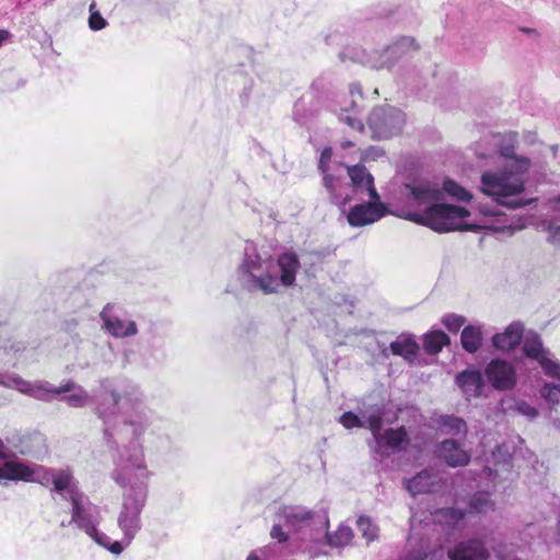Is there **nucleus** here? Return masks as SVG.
<instances>
[{"instance_id": "nucleus-33", "label": "nucleus", "mask_w": 560, "mask_h": 560, "mask_svg": "<svg viewBox=\"0 0 560 560\" xmlns=\"http://www.w3.org/2000/svg\"><path fill=\"white\" fill-rule=\"evenodd\" d=\"M362 420L365 422L364 428H369L372 432V440L381 433L384 412L382 408L365 410L361 412Z\"/></svg>"}, {"instance_id": "nucleus-2", "label": "nucleus", "mask_w": 560, "mask_h": 560, "mask_svg": "<svg viewBox=\"0 0 560 560\" xmlns=\"http://www.w3.org/2000/svg\"><path fill=\"white\" fill-rule=\"evenodd\" d=\"M112 479L121 488V505L117 516L122 533L121 545L128 546L140 532L141 513L149 495L152 472L148 468L143 447L132 443L118 450L113 458Z\"/></svg>"}, {"instance_id": "nucleus-13", "label": "nucleus", "mask_w": 560, "mask_h": 560, "mask_svg": "<svg viewBox=\"0 0 560 560\" xmlns=\"http://www.w3.org/2000/svg\"><path fill=\"white\" fill-rule=\"evenodd\" d=\"M523 350L528 358L540 364L548 376L560 381V362L553 360L551 353L544 348L539 335L533 331L527 332L524 337Z\"/></svg>"}, {"instance_id": "nucleus-16", "label": "nucleus", "mask_w": 560, "mask_h": 560, "mask_svg": "<svg viewBox=\"0 0 560 560\" xmlns=\"http://www.w3.org/2000/svg\"><path fill=\"white\" fill-rule=\"evenodd\" d=\"M331 151L330 149H325L322 152L319 160V168L324 173V185L329 192L330 201L339 207L346 206L349 201L353 199V197L345 192V189H348V185L342 183L340 176H335L332 174L327 173L325 168L326 162L330 159Z\"/></svg>"}, {"instance_id": "nucleus-44", "label": "nucleus", "mask_w": 560, "mask_h": 560, "mask_svg": "<svg viewBox=\"0 0 560 560\" xmlns=\"http://www.w3.org/2000/svg\"><path fill=\"white\" fill-rule=\"evenodd\" d=\"M16 374H2L0 373V385L7 388L14 389V382L18 380Z\"/></svg>"}, {"instance_id": "nucleus-36", "label": "nucleus", "mask_w": 560, "mask_h": 560, "mask_svg": "<svg viewBox=\"0 0 560 560\" xmlns=\"http://www.w3.org/2000/svg\"><path fill=\"white\" fill-rule=\"evenodd\" d=\"M339 119L347 124L350 128L362 130L363 124L361 121V118L359 117V110L358 107L354 104V101L351 102V108L348 109H341L339 114Z\"/></svg>"}, {"instance_id": "nucleus-40", "label": "nucleus", "mask_w": 560, "mask_h": 560, "mask_svg": "<svg viewBox=\"0 0 560 560\" xmlns=\"http://www.w3.org/2000/svg\"><path fill=\"white\" fill-rule=\"evenodd\" d=\"M340 423L347 429H352L355 427H359V428L365 427V422L362 420V415L357 416L355 413H353L351 411L345 412L340 417Z\"/></svg>"}, {"instance_id": "nucleus-41", "label": "nucleus", "mask_w": 560, "mask_h": 560, "mask_svg": "<svg viewBox=\"0 0 560 560\" xmlns=\"http://www.w3.org/2000/svg\"><path fill=\"white\" fill-rule=\"evenodd\" d=\"M442 323L451 332H457L465 324V317L456 314H447L443 317Z\"/></svg>"}, {"instance_id": "nucleus-28", "label": "nucleus", "mask_w": 560, "mask_h": 560, "mask_svg": "<svg viewBox=\"0 0 560 560\" xmlns=\"http://www.w3.org/2000/svg\"><path fill=\"white\" fill-rule=\"evenodd\" d=\"M460 342L463 348L469 352L475 353L479 350L482 342V331L480 326L469 325L466 326L460 335Z\"/></svg>"}, {"instance_id": "nucleus-51", "label": "nucleus", "mask_w": 560, "mask_h": 560, "mask_svg": "<svg viewBox=\"0 0 560 560\" xmlns=\"http://www.w3.org/2000/svg\"><path fill=\"white\" fill-rule=\"evenodd\" d=\"M500 559H501V560H520V559H517V558H512V559H502L501 557H500Z\"/></svg>"}, {"instance_id": "nucleus-49", "label": "nucleus", "mask_w": 560, "mask_h": 560, "mask_svg": "<svg viewBox=\"0 0 560 560\" xmlns=\"http://www.w3.org/2000/svg\"><path fill=\"white\" fill-rule=\"evenodd\" d=\"M382 352H383L384 355H386V357L388 355V353H387L388 349L387 348H385Z\"/></svg>"}, {"instance_id": "nucleus-25", "label": "nucleus", "mask_w": 560, "mask_h": 560, "mask_svg": "<svg viewBox=\"0 0 560 560\" xmlns=\"http://www.w3.org/2000/svg\"><path fill=\"white\" fill-rule=\"evenodd\" d=\"M393 354L402 357L408 362H413L417 358L419 346L411 336L401 335L389 345Z\"/></svg>"}, {"instance_id": "nucleus-14", "label": "nucleus", "mask_w": 560, "mask_h": 560, "mask_svg": "<svg viewBox=\"0 0 560 560\" xmlns=\"http://www.w3.org/2000/svg\"><path fill=\"white\" fill-rule=\"evenodd\" d=\"M275 264L278 293L281 288H288L295 284L301 262L298 254L293 249H285L278 255Z\"/></svg>"}, {"instance_id": "nucleus-23", "label": "nucleus", "mask_w": 560, "mask_h": 560, "mask_svg": "<svg viewBox=\"0 0 560 560\" xmlns=\"http://www.w3.org/2000/svg\"><path fill=\"white\" fill-rule=\"evenodd\" d=\"M439 482V476L429 470H422L415 477L405 480V488L411 495L432 492Z\"/></svg>"}, {"instance_id": "nucleus-42", "label": "nucleus", "mask_w": 560, "mask_h": 560, "mask_svg": "<svg viewBox=\"0 0 560 560\" xmlns=\"http://www.w3.org/2000/svg\"><path fill=\"white\" fill-rule=\"evenodd\" d=\"M276 548L277 546H267L258 551L252 552L247 557V560H260V558H262L264 560H269L273 557Z\"/></svg>"}, {"instance_id": "nucleus-6", "label": "nucleus", "mask_w": 560, "mask_h": 560, "mask_svg": "<svg viewBox=\"0 0 560 560\" xmlns=\"http://www.w3.org/2000/svg\"><path fill=\"white\" fill-rule=\"evenodd\" d=\"M346 172L351 180V186L345 189V192H351L362 203L355 205L349 211L347 218L352 226H363L378 221L386 214L385 205L381 201L380 196L374 187V179L363 165H340L339 167Z\"/></svg>"}, {"instance_id": "nucleus-43", "label": "nucleus", "mask_w": 560, "mask_h": 560, "mask_svg": "<svg viewBox=\"0 0 560 560\" xmlns=\"http://www.w3.org/2000/svg\"><path fill=\"white\" fill-rule=\"evenodd\" d=\"M516 409L518 410L520 413L530 419L535 418L538 415L537 409L525 401L518 402Z\"/></svg>"}, {"instance_id": "nucleus-9", "label": "nucleus", "mask_w": 560, "mask_h": 560, "mask_svg": "<svg viewBox=\"0 0 560 560\" xmlns=\"http://www.w3.org/2000/svg\"><path fill=\"white\" fill-rule=\"evenodd\" d=\"M416 49L415 39L405 36L382 50L373 49L368 51L358 46L346 47L340 52V58L359 62L373 69H390L398 60Z\"/></svg>"}, {"instance_id": "nucleus-7", "label": "nucleus", "mask_w": 560, "mask_h": 560, "mask_svg": "<svg viewBox=\"0 0 560 560\" xmlns=\"http://www.w3.org/2000/svg\"><path fill=\"white\" fill-rule=\"evenodd\" d=\"M242 285L250 291L265 294L277 293L276 264L267 252H259L253 243H247L244 258L237 269Z\"/></svg>"}, {"instance_id": "nucleus-17", "label": "nucleus", "mask_w": 560, "mask_h": 560, "mask_svg": "<svg viewBox=\"0 0 560 560\" xmlns=\"http://www.w3.org/2000/svg\"><path fill=\"white\" fill-rule=\"evenodd\" d=\"M451 560H488L490 551L479 538H469L457 542L447 551Z\"/></svg>"}, {"instance_id": "nucleus-30", "label": "nucleus", "mask_w": 560, "mask_h": 560, "mask_svg": "<svg viewBox=\"0 0 560 560\" xmlns=\"http://www.w3.org/2000/svg\"><path fill=\"white\" fill-rule=\"evenodd\" d=\"M469 510L472 513L483 514L494 511L495 502L491 499L490 493L486 491H478L469 499Z\"/></svg>"}, {"instance_id": "nucleus-19", "label": "nucleus", "mask_w": 560, "mask_h": 560, "mask_svg": "<svg viewBox=\"0 0 560 560\" xmlns=\"http://www.w3.org/2000/svg\"><path fill=\"white\" fill-rule=\"evenodd\" d=\"M486 374L497 389H510L515 384V370L511 363L504 360H492L486 369Z\"/></svg>"}, {"instance_id": "nucleus-50", "label": "nucleus", "mask_w": 560, "mask_h": 560, "mask_svg": "<svg viewBox=\"0 0 560 560\" xmlns=\"http://www.w3.org/2000/svg\"><path fill=\"white\" fill-rule=\"evenodd\" d=\"M351 144H352V143L348 141V142H345L342 147H343V148H346V147H349V145H351Z\"/></svg>"}, {"instance_id": "nucleus-45", "label": "nucleus", "mask_w": 560, "mask_h": 560, "mask_svg": "<svg viewBox=\"0 0 560 560\" xmlns=\"http://www.w3.org/2000/svg\"><path fill=\"white\" fill-rule=\"evenodd\" d=\"M548 208L551 213H555V218L560 221V195L549 199Z\"/></svg>"}, {"instance_id": "nucleus-27", "label": "nucleus", "mask_w": 560, "mask_h": 560, "mask_svg": "<svg viewBox=\"0 0 560 560\" xmlns=\"http://www.w3.org/2000/svg\"><path fill=\"white\" fill-rule=\"evenodd\" d=\"M313 93H308L299 98L293 108L294 120L303 126L306 125L308 119L317 112V106L312 105Z\"/></svg>"}, {"instance_id": "nucleus-24", "label": "nucleus", "mask_w": 560, "mask_h": 560, "mask_svg": "<svg viewBox=\"0 0 560 560\" xmlns=\"http://www.w3.org/2000/svg\"><path fill=\"white\" fill-rule=\"evenodd\" d=\"M456 383L467 398L479 396L483 387L482 375L476 370H467L459 373L456 376Z\"/></svg>"}, {"instance_id": "nucleus-48", "label": "nucleus", "mask_w": 560, "mask_h": 560, "mask_svg": "<svg viewBox=\"0 0 560 560\" xmlns=\"http://www.w3.org/2000/svg\"><path fill=\"white\" fill-rule=\"evenodd\" d=\"M557 541L560 544V514H559L558 527H557Z\"/></svg>"}, {"instance_id": "nucleus-1", "label": "nucleus", "mask_w": 560, "mask_h": 560, "mask_svg": "<svg viewBox=\"0 0 560 560\" xmlns=\"http://www.w3.org/2000/svg\"><path fill=\"white\" fill-rule=\"evenodd\" d=\"M529 166V159L516 158L512 165L483 172L480 190L497 205L471 203L470 209L443 201L445 194L460 201L471 200V194L456 182L446 179L440 188L429 179H412L398 190V199L402 205L401 217L438 232L489 228L488 219L501 215L498 206L517 209L535 201L518 197L525 190L523 175Z\"/></svg>"}, {"instance_id": "nucleus-12", "label": "nucleus", "mask_w": 560, "mask_h": 560, "mask_svg": "<svg viewBox=\"0 0 560 560\" xmlns=\"http://www.w3.org/2000/svg\"><path fill=\"white\" fill-rule=\"evenodd\" d=\"M102 328L116 339L133 337L138 334V325L135 320L124 317L118 307L106 304L100 313Z\"/></svg>"}, {"instance_id": "nucleus-29", "label": "nucleus", "mask_w": 560, "mask_h": 560, "mask_svg": "<svg viewBox=\"0 0 560 560\" xmlns=\"http://www.w3.org/2000/svg\"><path fill=\"white\" fill-rule=\"evenodd\" d=\"M440 430L444 434L465 438L467 434L466 422L454 416H441L439 419Z\"/></svg>"}, {"instance_id": "nucleus-31", "label": "nucleus", "mask_w": 560, "mask_h": 560, "mask_svg": "<svg viewBox=\"0 0 560 560\" xmlns=\"http://www.w3.org/2000/svg\"><path fill=\"white\" fill-rule=\"evenodd\" d=\"M492 141L499 147V153L501 156L508 159L505 165H512L514 160L518 158L514 154L516 137L515 135H508L505 137L493 136Z\"/></svg>"}, {"instance_id": "nucleus-10", "label": "nucleus", "mask_w": 560, "mask_h": 560, "mask_svg": "<svg viewBox=\"0 0 560 560\" xmlns=\"http://www.w3.org/2000/svg\"><path fill=\"white\" fill-rule=\"evenodd\" d=\"M405 114L395 107H376L369 116V127L376 139H388L402 130Z\"/></svg>"}, {"instance_id": "nucleus-46", "label": "nucleus", "mask_w": 560, "mask_h": 560, "mask_svg": "<svg viewBox=\"0 0 560 560\" xmlns=\"http://www.w3.org/2000/svg\"><path fill=\"white\" fill-rule=\"evenodd\" d=\"M10 37H11V34L9 31L0 30V47H2V45L5 42H8Z\"/></svg>"}, {"instance_id": "nucleus-38", "label": "nucleus", "mask_w": 560, "mask_h": 560, "mask_svg": "<svg viewBox=\"0 0 560 560\" xmlns=\"http://www.w3.org/2000/svg\"><path fill=\"white\" fill-rule=\"evenodd\" d=\"M126 423L132 427V431L136 435H140L149 427V417L145 412L140 411L135 415H130L126 419Z\"/></svg>"}, {"instance_id": "nucleus-3", "label": "nucleus", "mask_w": 560, "mask_h": 560, "mask_svg": "<svg viewBox=\"0 0 560 560\" xmlns=\"http://www.w3.org/2000/svg\"><path fill=\"white\" fill-rule=\"evenodd\" d=\"M43 487L59 494L71 505V521L79 529L83 530L97 545L109 550L114 555H120L124 546L119 541H112L110 537L98 530L102 521L100 508L92 503L78 486L73 471L69 468H52L45 478Z\"/></svg>"}, {"instance_id": "nucleus-18", "label": "nucleus", "mask_w": 560, "mask_h": 560, "mask_svg": "<svg viewBox=\"0 0 560 560\" xmlns=\"http://www.w3.org/2000/svg\"><path fill=\"white\" fill-rule=\"evenodd\" d=\"M14 389L42 401H51L60 395L59 386H54L47 381H27L19 376L14 382Z\"/></svg>"}, {"instance_id": "nucleus-4", "label": "nucleus", "mask_w": 560, "mask_h": 560, "mask_svg": "<svg viewBox=\"0 0 560 560\" xmlns=\"http://www.w3.org/2000/svg\"><path fill=\"white\" fill-rule=\"evenodd\" d=\"M43 445L44 438L39 433L24 436L19 444L12 446L9 441L0 438V482L9 480L45 483V478L52 468L18 458V454L22 456L35 454Z\"/></svg>"}, {"instance_id": "nucleus-47", "label": "nucleus", "mask_w": 560, "mask_h": 560, "mask_svg": "<svg viewBox=\"0 0 560 560\" xmlns=\"http://www.w3.org/2000/svg\"><path fill=\"white\" fill-rule=\"evenodd\" d=\"M350 92H351V94H352V95H353L354 93H358L359 95H361V93H362V92H361V88H360V85H359L358 83H353V84H351V86H350Z\"/></svg>"}, {"instance_id": "nucleus-39", "label": "nucleus", "mask_w": 560, "mask_h": 560, "mask_svg": "<svg viewBox=\"0 0 560 560\" xmlns=\"http://www.w3.org/2000/svg\"><path fill=\"white\" fill-rule=\"evenodd\" d=\"M90 11V18H89V26L93 31H101L106 25V20L101 15L98 10H96V3L92 2L89 8Z\"/></svg>"}, {"instance_id": "nucleus-21", "label": "nucleus", "mask_w": 560, "mask_h": 560, "mask_svg": "<svg viewBox=\"0 0 560 560\" xmlns=\"http://www.w3.org/2000/svg\"><path fill=\"white\" fill-rule=\"evenodd\" d=\"M523 332L524 326L518 322H514L503 332L495 334L492 337V345L500 351H511L521 343Z\"/></svg>"}, {"instance_id": "nucleus-11", "label": "nucleus", "mask_w": 560, "mask_h": 560, "mask_svg": "<svg viewBox=\"0 0 560 560\" xmlns=\"http://www.w3.org/2000/svg\"><path fill=\"white\" fill-rule=\"evenodd\" d=\"M35 351L5 329L0 330V366L19 368L35 361Z\"/></svg>"}, {"instance_id": "nucleus-34", "label": "nucleus", "mask_w": 560, "mask_h": 560, "mask_svg": "<svg viewBox=\"0 0 560 560\" xmlns=\"http://www.w3.org/2000/svg\"><path fill=\"white\" fill-rule=\"evenodd\" d=\"M353 538V532L348 525H340L337 530L328 536L330 546L345 547L351 542Z\"/></svg>"}, {"instance_id": "nucleus-37", "label": "nucleus", "mask_w": 560, "mask_h": 560, "mask_svg": "<svg viewBox=\"0 0 560 560\" xmlns=\"http://www.w3.org/2000/svg\"><path fill=\"white\" fill-rule=\"evenodd\" d=\"M357 526L368 542L373 541L377 537L378 528L369 517L360 516L357 521Z\"/></svg>"}, {"instance_id": "nucleus-8", "label": "nucleus", "mask_w": 560, "mask_h": 560, "mask_svg": "<svg viewBox=\"0 0 560 560\" xmlns=\"http://www.w3.org/2000/svg\"><path fill=\"white\" fill-rule=\"evenodd\" d=\"M315 513L303 506H281L270 530L272 539L279 544L287 541L291 535H299L301 540H314L320 533L315 526Z\"/></svg>"}, {"instance_id": "nucleus-32", "label": "nucleus", "mask_w": 560, "mask_h": 560, "mask_svg": "<svg viewBox=\"0 0 560 560\" xmlns=\"http://www.w3.org/2000/svg\"><path fill=\"white\" fill-rule=\"evenodd\" d=\"M448 342V336L445 332L438 330L425 335L423 347L428 353L435 354L440 352L442 348Z\"/></svg>"}, {"instance_id": "nucleus-52", "label": "nucleus", "mask_w": 560, "mask_h": 560, "mask_svg": "<svg viewBox=\"0 0 560 560\" xmlns=\"http://www.w3.org/2000/svg\"><path fill=\"white\" fill-rule=\"evenodd\" d=\"M478 155H479L480 158H485V156H486V155H485V154H482V153H478Z\"/></svg>"}, {"instance_id": "nucleus-22", "label": "nucleus", "mask_w": 560, "mask_h": 560, "mask_svg": "<svg viewBox=\"0 0 560 560\" xmlns=\"http://www.w3.org/2000/svg\"><path fill=\"white\" fill-rule=\"evenodd\" d=\"M60 395L66 394L61 397V400L66 401L70 407L83 408L92 402V396L88 390L72 382L67 381L59 386Z\"/></svg>"}, {"instance_id": "nucleus-15", "label": "nucleus", "mask_w": 560, "mask_h": 560, "mask_svg": "<svg viewBox=\"0 0 560 560\" xmlns=\"http://www.w3.org/2000/svg\"><path fill=\"white\" fill-rule=\"evenodd\" d=\"M408 442L407 431L405 428H399L387 429L383 433H378L369 444L377 455L387 457L399 452Z\"/></svg>"}, {"instance_id": "nucleus-5", "label": "nucleus", "mask_w": 560, "mask_h": 560, "mask_svg": "<svg viewBox=\"0 0 560 560\" xmlns=\"http://www.w3.org/2000/svg\"><path fill=\"white\" fill-rule=\"evenodd\" d=\"M144 400V396L137 384L120 378H102L98 382V388L94 390L92 401L94 412L105 424L104 436L110 447L116 442L112 441L109 423L117 417L124 405H130L132 408H139Z\"/></svg>"}, {"instance_id": "nucleus-26", "label": "nucleus", "mask_w": 560, "mask_h": 560, "mask_svg": "<svg viewBox=\"0 0 560 560\" xmlns=\"http://www.w3.org/2000/svg\"><path fill=\"white\" fill-rule=\"evenodd\" d=\"M465 515L466 513L463 511L454 508H446L435 512L434 521L446 528L462 529L465 527Z\"/></svg>"}, {"instance_id": "nucleus-20", "label": "nucleus", "mask_w": 560, "mask_h": 560, "mask_svg": "<svg viewBox=\"0 0 560 560\" xmlns=\"http://www.w3.org/2000/svg\"><path fill=\"white\" fill-rule=\"evenodd\" d=\"M436 455L451 467L466 466L470 462L469 453L453 439L442 441L436 448Z\"/></svg>"}, {"instance_id": "nucleus-35", "label": "nucleus", "mask_w": 560, "mask_h": 560, "mask_svg": "<svg viewBox=\"0 0 560 560\" xmlns=\"http://www.w3.org/2000/svg\"><path fill=\"white\" fill-rule=\"evenodd\" d=\"M557 221L559 220L555 218V213H551L540 223L541 229L548 233V242L552 244L560 243V224Z\"/></svg>"}]
</instances>
